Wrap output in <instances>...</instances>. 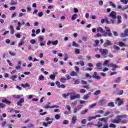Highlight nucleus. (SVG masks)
Listing matches in <instances>:
<instances>
[{"label": "nucleus", "mask_w": 128, "mask_h": 128, "mask_svg": "<svg viewBox=\"0 0 128 128\" xmlns=\"http://www.w3.org/2000/svg\"><path fill=\"white\" fill-rule=\"evenodd\" d=\"M109 17L110 18V22H111L112 24H114V20H116V12L112 11L110 13Z\"/></svg>", "instance_id": "1"}, {"label": "nucleus", "mask_w": 128, "mask_h": 128, "mask_svg": "<svg viewBox=\"0 0 128 128\" xmlns=\"http://www.w3.org/2000/svg\"><path fill=\"white\" fill-rule=\"evenodd\" d=\"M70 100H76V98H80V94L76 95V92H70Z\"/></svg>", "instance_id": "2"}, {"label": "nucleus", "mask_w": 128, "mask_h": 128, "mask_svg": "<svg viewBox=\"0 0 128 128\" xmlns=\"http://www.w3.org/2000/svg\"><path fill=\"white\" fill-rule=\"evenodd\" d=\"M99 50L102 56H103L104 58H106V55L108 54V49L100 48Z\"/></svg>", "instance_id": "3"}, {"label": "nucleus", "mask_w": 128, "mask_h": 128, "mask_svg": "<svg viewBox=\"0 0 128 128\" xmlns=\"http://www.w3.org/2000/svg\"><path fill=\"white\" fill-rule=\"evenodd\" d=\"M105 28L107 32H105L104 34H103L102 36H112V32H110V28L106 26Z\"/></svg>", "instance_id": "4"}, {"label": "nucleus", "mask_w": 128, "mask_h": 128, "mask_svg": "<svg viewBox=\"0 0 128 128\" xmlns=\"http://www.w3.org/2000/svg\"><path fill=\"white\" fill-rule=\"evenodd\" d=\"M107 66L108 68H112V70H113V72H114L116 68H118V65L116 64H114L112 63L108 64Z\"/></svg>", "instance_id": "5"}, {"label": "nucleus", "mask_w": 128, "mask_h": 128, "mask_svg": "<svg viewBox=\"0 0 128 128\" xmlns=\"http://www.w3.org/2000/svg\"><path fill=\"white\" fill-rule=\"evenodd\" d=\"M112 42L108 40H106V42L103 44V46L104 48H108V46H112Z\"/></svg>", "instance_id": "6"}, {"label": "nucleus", "mask_w": 128, "mask_h": 128, "mask_svg": "<svg viewBox=\"0 0 128 128\" xmlns=\"http://www.w3.org/2000/svg\"><path fill=\"white\" fill-rule=\"evenodd\" d=\"M116 104L117 106H120L124 104V101H122V100L120 98H117L116 100Z\"/></svg>", "instance_id": "7"}, {"label": "nucleus", "mask_w": 128, "mask_h": 128, "mask_svg": "<svg viewBox=\"0 0 128 128\" xmlns=\"http://www.w3.org/2000/svg\"><path fill=\"white\" fill-rule=\"evenodd\" d=\"M121 38H126L128 36V29H126L124 33L120 34Z\"/></svg>", "instance_id": "8"}, {"label": "nucleus", "mask_w": 128, "mask_h": 128, "mask_svg": "<svg viewBox=\"0 0 128 128\" xmlns=\"http://www.w3.org/2000/svg\"><path fill=\"white\" fill-rule=\"evenodd\" d=\"M92 78H95V80H100V76L98 74V72H94V74L92 76Z\"/></svg>", "instance_id": "9"}, {"label": "nucleus", "mask_w": 128, "mask_h": 128, "mask_svg": "<svg viewBox=\"0 0 128 128\" xmlns=\"http://www.w3.org/2000/svg\"><path fill=\"white\" fill-rule=\"evenodd\" d=\"M96 118H100V114L96 115L95 116H90L88 118V122H90L92 120H96Z\"/></svg>", "instance_id": "10"}, {"label": "nucleus", "mask_w": 128, "mask_h": 128, "mask_svg": "<svg viewBox=\"0 0 128 128\" xmlns=\"http://www.w3.org/2000/svg\"><path fill=\"white\" fill-rule=\"evenodd\" d=\"M116 118L122 120V118H126V114L119 115L116 116Z\"/></svg>", "instance_id": "11"}, {"label": "nucleus", "mask_w": 128, "mask_h": 128, "mask_svg": "<svg viewBox=\"0 0 128 128\" xmlns=\"http://www.w3.org/2000/svg\"><path fill=\"white\" fill-rule=\"evenodd\" d=\"M104 22L108 24H112L108 20V19H102L101 24H104Z\"/></svg>", "instance_id": "12"}, {"label": "nucleus", "mask_w": 128, "mask_h": 128, "mask_svg": "<svg viewBox=\"0 0 128 128\" xmlns=\"http://www.w3.org/2000/svg\"><path fill=\"white\" fill-rule=\"evenodd\" d=\"M76 120H77L76 116H73L72 119V124H76Z\"/></svg>", "instance_id": "13"}, {"label": "nucleus", "mask_w": 128, "mask_h": 128, "mask_svg": "<svg viewBox=\"0 0 128 128\" xmlns=\"http://www.w3.org/2000/svg\"><path fill=\"white\" fill-rule=\"evenodd\" d=\"M56 73H54L53 74L50 76V80H54L56 79Z\"/></svg>", "instance_id": "14"}, {"label": "nucleus", "mask_w": 128, "mask_h": 128, "mask_svg": "<svg viewBox=\"0 0 128 128\" xmlns=\"http://www.w3.org/2000/svg\"><path fill=\"white\" fill-rule=\"evenodd\" d=\"M23 102H24V100L23 98H22L18 102H17V104L18 106H22V104Z\"/></svg>", "instance_id": "15"}, {"label": "nucleus", "mask_w": 128, "mask_h": 128, "mask_svg": "<svg viewBox=\"0 0 128 128\" xmlns=\"http://www.w3.org/2000/svg\"><path fill=\"white\" fill-rule=\"evenodd\" d=\"M112 122H113V124H120V122H122V120L118 118H117L113 120Z\"/></svg>", "instance_id": "16"}, {"label": "nucleus", "mask_w": 128, "mask_h": 128, "mask_svg": "<svg viewBox=\"0 0 128 128\" xmlns=\"http://www.w3.org/2000/svg\"><path fill=\"white\" fill-rule=\"evenodd\" d=\"M2 102H4V104H10L12 102L10 101H8L6 99L2 100Z\"/></svg>", "instance_id": "17"}, {"label": "nucleus", "mask_w": 128, "mask_h": 128, "mask_svg": "<svg viewBox=\"0 0 128 128\" xmlns=\"http://www.w3.org/2000/svg\"><path fill=\"white\" fill-rule=\"evenodd\" d=\"M10 30L11 34H14V26H10Z\"/></svg>", "instance_id": "18"}, {"label": "nucleus", "mask_w": 128, "mask_h": 128, "mask_svg": "<svg viewBox=\"0 0 128 128\" xmlns=\"http://www.w3.org/2000/svg\"><path fill=\"white\" fill-rule=\"evenodd\" d=\"M76 66H78L79 64H80L82 66H84V62H82V60H80L79 62H77L76 63Z\"/></svg>", "instance_id": "19"}, {"label": "nucleus", "mask_w": 128, "mask_h": 128, "mask_svg": "<svg viewBox=\"0 0 128 128\" xmlns=\"http://www.w3.org/2000/svg\"><path fill=\"white\" fill-rule=\"evenodd\" d=\"M106 102V100L104 99L100 101V106H104Z\"/></svg>", "instance_id": "20"}, {"label": "nucleus", "mask_w": 128, "mask_h": 128, "mask_svg": "<svg viewBox=\"0 0 128 128\" xmlns=\"http://www.w3.org/2000/svg\"><path fill=\"white\" fill-rule=\"evenodd\" d=\"M70 76H78V73L76 72L72 71L71 72Z\"/></svg>", "instance_id": "21"}, {"label": "nucleus", "mask_w": 128, "mask_h": 128, "mask_svg": "<svg viewBox=\"0 0 128 128\" xmlns=\"http://www.w3.org/2000/svg\"><path fill=\"white\" fill-rule=\"evenodd\" d=\"M117 94L118 96H122V94H124V90H116Z\"/></svg>", "instance_id": "22"}, {"label": "nucleus", "mask_w": 128, "mask_h": 128, "mask_svg": "<svg viewBox=\"0 0 128 128\" xmlns=\"http://www.w3.org/2000/svg\"><path fill=\"white\" fill-rule=\"evenodd\" d=\"M70 94V92H68L66 94H62V96L64 98H68V96H69Z\"/></svg>", "instance_id": "23"}, {"label": "nucleus", "mask_w": 128, "mask_h": 128, "mask_svg": "<svg viewBox=\"0 0 128 128\" xmlns=\"http://www.w3.org/2000/svg\"><path fill=\"white\" fill-rule=\"evenodd\" d=\"M118 24H122V16H118Z\"/></svg>", "instance_id": "24"}, {"label": "nucleus", "mask_w": 128, "mask_h": 128, "mask_svg": "<svg viewBox=\"0 0 128 128\" xmlns=\"http://www.w3.org/2000/svg\"><path fill=\"white\" fill-rule=\"evenodd\" d=\"M97 32H102V33L104 32V30L102 29V27L98 28L97 29Z\"/></svg>", "instance_id": "25"}, {"label": "nucleus", "mask_w": 128, "mask_h": 128, "mask_svg": "<svg viewBox=\"0 0 128 128\" xmlns=\"http://www.w3.org/2000/svg\"><path fill=\"white\" fill-rule=\"evenodd\" d=\"M72 46H75V48H78V46L80 44H78V43L75 42L74 41H73L72 42Z\"/></svg>", "instance_id": "26"}, {"label": "nucleus", "mask_w": 128, "mask_h": 128, "mask_svg": "<svg viewBox=\"0 0 128 128\" xmlns=\"http://www.w3.org/2000/svg\"><path fill=\"white\" fill-rule=\"evenodd\" d=\"M10 78L12 80H15L16 78H18V75L12 76L10 77Z\"/></svg>", "instance_id": "27"}, {"label": "nucleus", "mask_w": 128, "mask_h": 128, "mask_svg": "<svg viewBox=\"0 0 128 128\" xmlns=\"http://www.w3.org/2000/svg\"><path fill=\"white\" fill-rule=\"evenodd\" d=\"M95 126L101 128V126H102V122H98L97 124H95Z\"/></svg>", "instance_id": "28"}, {"label": "nucleus", "mask_w": 128, "mask_h": 128, "mask_svg": "<svg viewBox=\"0 0 128 128\" xmlns=\"http://www.w3.org/2000/svg\"><path fill=\"white\" fill-rule=\"evenodd\" d=\"M86 78H92V76H90V74L88 73H86Z\"/></svg>", "instance_id": "29"}, {"label": "nucleus", "mask_w": 128, "mask_h": 128, "mask_svg": "<svg viewBox=\"0 0 128 128\" xmlns=\"http://www.w3.org/2000/svg\"><path fill=\"white\" fill-rule=\"evenodd\" d=\"M38 38H39L40 42H44V38H42V36H38Z\"/></svg>", "instance_id": "30"}, {"label": "nucleus", "mask_w": 128, "mask_h": 128, "mask_svg": "<svg viewBox=\"0 0 128 128\" xmlns=\"http://www.w3.org/2000/svg\"><path fill=\"white\" fill-rule=\"evenodd\" d=\"M88 112V109H86L85 110H82L80 112L81 114H86V112Z\"/></svg>", "instance_id": "31"}, {"label": "nucleus", "mask_w": 128, "mask_h": 128, "mask_svg": "<svg viewBox=\"0 0 128 128\" xmlns=\"http://www.w3.org/2000/svg\"><path fill=\"white\" fill-rule=\"evenodd\" d=\"M66 78H62L60 79V82H62L63 84H64V82H66Z\"/></svg>", "instance_id": "32"}, {"label": "nucleus", "mask_w": 128, "mask_h": 128, "mask_svg": "<svg viewBox=\"0 0 128 128\" xmlns=\"http://www.w3.org/2000/svg\"><path fill=\"white\" fill-rule=\"evenodd\" d=\"M107 120H108V118H104L99 119V120L100 122H106Z\"/></svg>", "instance_id": "33"}, {"label": "nucleus", "mask_w": 128, "mask_h": 128, "mask_svg": "<svg viewBox=\"0 0 128 128\" xmlns=\"http://www.w3.org/2000/svg\"><path fill=\"white\" fill-rule=\"evenodd\" d=\"M108 60H106L103 64V66H108Z\"/></svg>", "instance_id": "34"}, {"label": "nucleus", "mask_w": 128, "mask_h": 128, "mask_svg": "<svg viewBox=\"0 0 128 128\" xmlns=\"http://www.w3.org/2000/svg\"><path fill=\"white\" fill-rule=\"evenodd\" d=\"M100 94V90H96L94 92V96H98V94Z\"/></svg>", "instance_id": "35"}, {"label": "nucleus", "mask_w": 128, "mask_h": 128, "mask_svg": "<svg viewBox=\"0 0 128 128\" xmlns=\"http://www.w3.org/2000/svg\"><path fill=\"white\" fill-rule=\"evenodd\" d=\"M77 110L79 112L82 108V105H78L77 106V108H76Z\"/></svg>", "instance_id": "36"}, {"label": "nucleus", "mask_w": 128, "mask_h": 128, "mask_svg": "<svg viewBox=\"0 0 128 128\" xmlns=\"http://www.w3.org/2000/svg\"><path fill=\"white\" fill-rule=\"evenodd\" d=\"M8 52L10 54V55L12 56H16V53L12 52L10 51H8Z\"/></svg>", "instance_id": "37"}, {"label": "nucleus", "mask_w": 128, "mask_h": 128, "mask_svg": "<svg viewBox=\"0 0 128 128\" xmlns=\"http://www.w3.org/2000/svg\"><path fill=\"white\" fill-rule=\"evenodd\" d=\"M108 106H114V102H110L108 104Z\"/></svg>", "instance_id": "38"}, {"label": "nucleus", "mask_w": 128, "mask_h": 128, "mask_svg": "<svg viewBox=\"0 0 128 128\" xmlns=\"http://www.w3.org/2000/svg\"><path fill=\"white\" fill-rule=\"evenodd\" d=\"M54 118L56 120H60V116L58 114H56L54 116Z\"/></svg>", "instance_id": "39"}, {"label": "nucleus", "mask_w": 128, "mask_h": 128, "mask_svg": "<svg viewBox=\"0 0 128 128\" xmlns=\"http://www.w3.org/2000/svg\"><path fill=\"white\" fill-rule=\"evenodd\" d=\"M120 2L124 4H128V0H120Z\"/></svg>", "instance_id": "40"}, {"label": "nucleus", "mask_w": 128, "mask_h": 128, "mask_svg": "<svg viewBox=\"0 0 128 128\" xmlns=\"http://www.w3.org/2000/svg\"><path fill=\"white\" fill-rule=\"evenodd\" d=\"M76 16H78V14H74L72 18V20H74L76 18Z\"/></svg>", "instance_id": "41"}, {"label": "nucleus", "mask_w": 128, "mask_h": 128, "mask_svg": "<svg viewBox=\"0 0 128 128\" xmlns=\"http://www.w3.org/2000/svg\"><path fill=\"white\" fill-rule=\"evenodd\" d=\"M119 46H126V44L122 42H119Z\"/></svg>", "instance_id": "42"}, {"label": "nucleus", "mask_w": 128, "mask_h": 128, "mask_svg": "<svg viewBox=\"0 0 128 128\" xmlns=\"http://www.w3.org/2000/svg\"><path fill=\"white\" fill-rule=\"evenodd\" d=\"M96 106V103H94L91 105L89 106V108H94Z\"/></svg>", "instance_id": "43"}, {"label": "nucleus", "mask_w": 128, "mask_h": 128, "mask_svg": "<svg viewBox=\"0 0 128 128\" xmlns=\"http://www.w3.org/2000/svg\"><path fill=\"white\" fill-rule=\"evenodd\" d=\"M120 82V77H118L115 80V82L118 83Z\"/></svg>", "instance_id": "44"}, {"label": "nucleus", "mask_w": 128, "mask_h": 128, "mask_svg": "<svg viewBox=\"0 0 128 128\" xmlns=\"http://www.w3.org/2000/svg\"><path fill=\"white\" fill-rule=\"evenodd\" d=\"M28 128H34V126L32 124H28Z\"/></svg>", "instance_id": "45"}, {"label": "nucleus", "mask_w": 128, "mask_h": 128, "mask_svg": "<svg viewBox=\"0 0 128 128\" xmlns=\"http://www.w3.org/2000/svg\"><path fill=\"white\" fill-rule=\"evenodd\" d=\"M58 40H56L54 42H52V44L54 46H56V44H58Z\"/></svg>", "instance_id": "46"}, {"label": "nucleus", "mask_w": 128, "mask_h": 128, "mask_svg": "<svg viewBox=\"0 0 128 128\" xmlns=\"http://www.w3.org/2000/svg\"><path fill=\"white\" fill-rule=\"evenodd\" d=\"M88 98H90V95H88V94H87L84 96V100H88Z\"/></svg>", "instance_id": "47"}, {"label": "nucleus", "mask_w": 128, "mask_h": 128, "mask_svg": "<svg viewBox=\"0 0 128 128\" xmlns=\"http://www.w3.org/2000/svg\"><path fill=\"white\" fill-rule=\"evenodd\" d=\"M30 42L32 44H34L36 42V41L35 40L32 39L30 40Z\"/></svg>", "instance_id": "48"}, {"label": "nucleus", "mask_w": 128, "mask_h": 128, "mask_svg": "<svg viewBox=\"0 0 128 128\" xmlns=\"http://www.w3.org/2000/svg\"><path fill=\"white\" fill-rule=\"evenodd\" d=\"M44 16V12H39L38 13V16H39V18H42V16Z\"/></svg>", "instance_id": "49"}, {"label": "nucleus", "mask_w": 128, "mask_h": 128, "mask_svg": "<svg viewBox=\"0 0 128 128\" xmlns=\"http://www.w3.org/2000/svg\"><path fill=\"white\" fill-rule=\"evenodd\" d=\"M80 49H78V48L75 49V53L76 54H80Z\"/></svg>", "instance_id": "50"}, {"label": "nucleus", "mask_w": 128, "mask_h": 128, "mask_svg": "<svg viewBox=\"0 0 128 128\" xmlns=\"http://www.w3.org/2000/svg\"><path fill=\"white\" fill-rule=\"evenodd\" d=\"M113 48L114 50H120V47H118V46H116V45L114 46Z\"/></svg>", "instance_id": "51"}, {"label": "nucleus", "mask_w": 128, "mask_h": 128, "mask_svg": "<svg viewBox=\"0 0 128 128\" xmlns=\"http://www.w3.org/2000/svg\"><path fill=\"white\" fill-rule=\"evenodd\" d=\"M110 128H116V124H110V125L109 126Z\"/></svg>", "instance_id": "52"}, {"label": "nucleus", "mask_w": 128, "mask_h": 128, "mask_svg": "<svg viewBox=\"0 0 128 128\" xmlns=\"http://www.w3.org/2000/svg\"><path fill=\"white\" fill-rule=\"evenodd\" d=\"M68 54H65L64 60L65 62H66V60H68Z\"/></svg>", "instance_id": "53"}, {"label": "nucleus", "mask_w": 128, "mask_h": 128, "mask_svg": "<svg viewBox=\"0 0 128 128\" xmlns=\"http://www.w3.org/2000/svg\"><path fill=\"white\" fill-rule=\"evenodd\" d=\"M80 82V80H77L74 81V84H79Z\"/></svg>", "instance_id": "54"}, {"label": "nucleus", "mask_w": 128, "mask_h": 128, "mask_svg": "<svg viewBox=\"0 0 128 128\" xmlns=\"http://www.w3.org/2000/svg\"><path fill=\"white\" fill-rule=\"evenodd\" d=\"M60 82H58V81H56V86H58V88H60Z\"/></svg>", "instance_id": "55"}, {"label": "nucleus", "mask_w": 128, "mask_h": 128, "mask_svg": "<svg viewBox=\"0 0 128 128\" xmlns=\"http://www.w3.org/2000/svg\"><path fill=\"white\" fill-rule=\"evenodd\" d=\"M86 90L84 89H82L80 90V94H84V92H86Z\"/></svg>", "instance_id": "56"}, {"label": "nucleus", "mask_w": 128, "mask_h": 128, "mask_svg": "<svg viewBox=\"0 0 128 128\" xmlns=\"http://www.w3.org/2000/svg\"><path fill=\"white\" fill-rule=\"evenodd\" d=\"M110 114V112H106L104 114V116H108Z\"/></svg>", "instance_id": "57"}, {"label": "nucleus", "mask_w": 128, "mask_h": 128, "mask_svg": "<svg viewBox=\"0 0 128 128\" xmlns=\"http://www.w3.org/2000/svg\"><path fill=\"white\" fill-rule=\"evenodd\" d=\"M98 44H100V42L98 41V40H95V46H98Z\"/></svg>", "instance_id": "58"}, {"label": "nucleus", "mask_w": 128, "mask_h": 128, "mask_svg": "<svg viewBox=\"0 0 128 128\" xmlns=\"http://www.w3.org/2000/svg\"><path fill=\"white\" fill-rule=\"evenodd\" d=\"M96 66H98V68H100V66H102V64L100 63V62H99L98 64H96Z\"/></svg>", "instance_id": "59"}, {"label": "nucleus", "mask_w": 128, "mask_h": 128, "mask_svg": "<svg viewBox=\"0 0 128 128\" xmlns=\"http://www.w3.org/2000/svg\"><path fill=\"white\" fill-rule=\"evenodd\" d=\"M98 114H104V110H99L98 111Z\"/></svg>", "instance_id": "60"}, {"label": "nucleus", "mask_w": 128, "mask_h": 128, "mask_svg": "<svg viewBox=\"0 0 128 128\" xmlns=\"http://www.w3.org/2000/svg\"><path fill=\"white\" fill-rule=\"evenodd\" d=\"M68 122H69L68 120H64L62 124H68Z\"/></svg>", "instance_id": "61"}, {"label": "nucleus", "mask_w": 128, "mask_h": 128, "mask_svg": "<svg viewBox=\"0 0 128 128\" xmlns=\"http://www.w3.org/2000/svg\"><path fill=\"white\" fill-rule=\"evenodd\" d=\"M40 44L41 46H44V44H46V42H40Z\"/></svg>", "instance_id": "62"}, {"label": "nucleus", "mask_w": 128, "mask_h": 128, "mask_svg": "<svg viewBox=\"0 0 128 128\" xmlns=\"http://www.w3.org/2000/svg\"><path fill=\"white\" fill-rule=\"evenodd\" d=\"M10 4L11 6H14V4H16V3L14 2L12 0V1L10 2Z\"/></svg>", "instance_id": "63"}, {"label": "nucleus", "mask_w": 128, "mask_h": 128, "mask_svg": "<svg viewBox=\"0 0 128 128\" xmlns=\"http://www.w3.org/2000/svg\"><path fill=\"white\" fill-rule=\"evenodd\" d=\"M10 10H16V6H12L10 8Z\"/></svg>", "instance_id": "64"}]
</instances>
